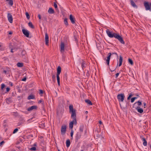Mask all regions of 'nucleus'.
I'll list each match as a JSON object with an SVG mask.
<instances>
[{
	"mask_svg": "<svg viewBox=\"0 0 151 151\" xmlns=\"http://www.w3.org/2000/svg\"><path fill=\"white\" fill-rule=\"evenodd\" d=\"M106 32L108 36L110 38L115 37L117 34L113 32H110L109 29L106 30Z\"/></svg>",
	"mask_w": 151,
	"mask_h": 151,
	"instance_id": "nucleus-1",
	"label": "nucleus"
},
{
	"mask_svg": "<svg viewBox=\"0 0 151 151\" xmlns=\"http://www.w3.org/2000/svg\"><path fill=\"white\" fill-rule=\"evenodd\" d=\"M115 38L117 39L123 45L125 44L123 37L119 33L116 34Z\"/></svg>",
	"mask_w": 151,
	"mask_h": 151,
	"instance_id": "nucleus-2",
	"label": "nucleus"
},
{
	"mask_svg": "<svg viewBox=\"0 0 151 151\" xmlns=\"http://www.w3.org/2000/svg\"><path fill=\"white\" fill-rule=\"evenodd\" d=\"M112 54H115L116 55V56H117V57H118V55L117 54V53L116 52L112 53L111 52L109 53L108 54V56L107 57V59L106 60V63L107 65H109L110 57H111V55Z\"/></svg>",
	"mask_w": 151,
	"mask_h": 151,
	"instance_id": "nucleus-3",
	"label": "nucleus"
},
{
	"mask_svg": "<svg viewBox=\"0 0 151 151\" xmlns=\"http://www.w3.org/2000/svg\"><path fill=\"white\" fill-rule=\"evenodd\" d=\"M144 5L146 10H150L151 9V3L149 4L148 2L145 1L144 2Z\"/></svg>",
	"mask_w": 151,
	"mask_h": 151,
	"instance_id": "nucleus-4",
	"label": "nucleus"
},
{
	"mask_svg": "<svg viewBox=\"0 0 151 151\" xmlns=\"http://www.w3.org/2000/svg\"><path fill=\"white\" fill-rule=\"evenodd\" d=\"M125 96L124 94L121 93L117 96V98L119 101L123 102L124 101Z\"/></svg>",
	"mask_w": 151,
	"mask_h": 151,
	"instance_id": "nucleus-5",
	"label": "nucleus"
},
{
	"mask_svg": "<svg viewBox=\"0 0 151 151\" xmlns=\"http://www.w3.org/2000/svg\"><path fill=\"white\" fill-rule=\"evenodd\" d=\"M104 138L103 136L98 134L96 136V139L99 143L101 142L102 141H103Z\"/></svg>",
	"mask_w": 151,
	"mask_h": 151,
	"instance_id": "nucleus-6",
	"label": "nucleus"
},
{
	"mask_svg": "<svg viewBox=\"0 0 151 151\" xmlns=\"http://www.w3.org/2000/svg\"><path fill=\"white\" fill-rule=\"evenodd\" d=\"M73 119V121L70 122L69 124V128L71 129H72L73 128V124L76 125L77 124L76 119Z\"/></svg>",
	"mask_w": 151,
	"mask_h": 151,
	"instance_id": "nucleus-7",
	"label": "nucleus"
},
{
	"mask_svg": "<svg viewBox=\"0 0 151 151\" xmlns=\"http://www.w3.org/2000/svg\"><path fill=\"white\" fill-rule=\"evenodd\" d=\"M66 129V126L63 125L61 127V132L62 134H65Z\"/></svg>",
	"mask_w": 151,
	"mask_h": 151,
	"instance_id": "nucleus-8",
	"label": "nucleus"
},
{
	"mask_svg": "<svg viewBox=\"0 0 151 151\" xmlns=\"http://www.w3.org/2000/svg\"><path fill=\"white\" fill-rule=\"evenodd\" d=\"M81 133L79 132H78L76 134L75 141L77 142L78 140L80 139L81 136Z\"/></svg>",
	"mask_w": 151,
	"mask_h": 151,
	"instance_id": "nucleus-9",
	"label": "nucleus"
},
{
	"mask_svg": "<svg viewBox=\"0 0 151 151\" xmlns=\"http://www.w3.org/2000/svg\"><path fill=\"white\" fill-rule=\"evenodd\" d=\"M7 17L10 23H12L13 22V18L11 14L9 13H8Z\"/></svg>",
	"mask_w": 151,
	"mask_h": 151,
	"instance_id": "nucleus-10",
	"label": "nucleus"
},
{
	"mask_svg": "<svg viewBox=\"0 0 151 151\" xmlns=\"http://www.w3.org/2000/svg\"><path fill=\"white\" fill-rule=\"evenodd\" d=\"M45 43L46 45L48 46L49 45V36L47 33H45Z\"/></svg>",
	"mask_w": 151,
	"mask_h": 151,
	"instance_id": "nucleus-11",
	"label": "nucleus"
},
{
	"mask_svg": "<svg viewBox=\"0 0 151 151\" xmlns=\"http://www.w3.org/2000/svg\"><path fill=\"white\" fill-rule=\"evenodd\" d=\"M22 32L23 34L27 37H28L29 36V32L27 30L23 29H22Z\"/></svg>",
	"mask_w": 151,
	"mask_h": 151,
	"instance_id": "nucleus-12",
	"label": "nucleus"
},
{
	"mask_svg": "<svg viewBox=\"0 0 151 151\" xmlns=\"http://www.w3.org/2000/svg\"><path fill=\"white\" fill-rule=\"evenodd\" d=\"M69 112L71 114L74 112L75 111H76L75 109L73 108V106L72 105H70L69 106Z\"/></svg>",
	"mask_w": 151,
	"mask_h": 151,
	"instance_id": "nucleus-13",
	"label": "nucleus"
},
{
	"mask_svg": "<svg viewBox=\"0 0 151 151\" xmlns=\"http://www.w3.org/2000/svg\"><path fill=\"white\" fill-rule=\"evenodd\" d=\"M69 19L71 21V22L73 24L75 23L76 19L72 15L70 14L69 16Z\"/></svg>",
	"mask_w": 151,
	"mask_h": 151,
	"instance_id": "nucleus-14",
	"label": "nucleus"
},
{
	"mask_svg": "<svg viewBox=\"0 0 151 151\" xmlns=\"http://www.w3.org/2000/svg\"><path fill=\"white\" fill-rule=\"evenodd\" d=\"M65 50V44L64 42H62L60 44V52L63 53Z\"/></svg>",
	"mask_w": 151,
	"mask_h": 151,
	"instance_id": "nucleus-15",
	"label": "nucleus"
},
{
	"mask_svg": "<svg viewBox=\"0 0 151 151\" xmlns=\"http://www.w3.org/2000/svg\"><path fill=\"white\" fill-rule=\"evenodd\" d=\"M135 109L140 113H142L143 112V109L142 108H141L140 106H137L135 108Z\"/></svg>",
	"mask_w": 151,
	"mask_h": 151,
	"instance_id": "nucleus-16",
	"label": "nucleus"
},
{
	"mask_svg": "<svg viewBox=\"0 0 151 151\" xmlns=\"http://www.w3.org/2000/svg\"><path fill=\"white\" fill-rule=\"evenodd\" d=\"M37 106H33L27 109V111H30L34 109H37Z\"/></svg>",
	"mask_w": 151,
	"mask_h": 151,
	"instance_id": "nucleus-17",
	"label": "nucleus"
},
{
	"mask_svg": "<svg viewBox=\"0 0 151 151\" xmlns=\"http://www.w3.org/2000/svg\"><path fill=\"white\" fill-rule=\"evenodd\" d=\"M81 64L82 68L83 70L84 68H86V62L83 60H82L81 61Z\"/></svg>",
	"mask_w": 151,
	"mask_h": 151,
	"instance_id": "nucleus-18",
	"label": "nucleus"
},
{
	"mask_svg": "<svg viewBox=\"0 0 151 151\" xmlns=\"http://www.w3.org/2000/svg\"><path fill=\"white\" fill-rule=\"evenodd\" d=\"M141 138L142 139V140L143 141V145L144 146H146L147 145V142L145 138L143 137V136L141 137Z\"/></svg>",
	"mask_w": 151,
	"mask_h": 151,
	"instance_id": "nucleus-19",
	"label": "nucleus"
},
{
	"mask_svg": "<svg viewBox=\"0 0 151 151\" xmlns=\"http://www.w3.org/2000/svg\"><path fill=\"white\" fill-rule=\"evenodd\" d=\"M76 111H75L73 113L71 114V117L73 119H76Z\"/></svg>",
	"mask_w": 151,
	"mask_h": 151,
	"instance_id": "nucleus-20",
	"label": "nucleus"
},
{
	"mask_svg": "<svg viewBox=\"0 0 151 151\" xmlns=\"http://www.w3.org/2000/svg\"><path fill=\"white\" fill-rule=\"evenodd\" d=\"M122 60H123L122 57V56L121 55H120L119 57V66L120 67L122 65Z\"/></svg>",
	"mask_w": 151,
	"mask_h": 151,
	"instance_id": "nucleus-21",
	"label": "nucleus"
},
{
	"mask_svg": "<svg viewBox=\"0 0 151 151\" xmlns=\"http://www.w3.org/2000/svg\"><path fill=\"white\" fill-rule=\"evenodd\" d=\"M48 12L50 14H52L54 13L55 12L54 10L52 8H50L48 10Z\"/></svg>",
	"mask_w": 151,
	"mask_h": 151,
	"instance_id": "nucleus-22",
	"label": "nucleus"
},
{
	"mask_svg": "<svg viewBox=\"0 0 151 151\" xmlns=\"http://www.w3.org/2000/svg\"><path fill=\"white\" fill-rule=\"evenodd\" d=\"M131 5L134 8H137V6L135 4V3L134 2V1L132 0H131Z\"/></svg>",
	"mask_w": 151,
	"mask_h": 151,
	"instance_id": "nucleus-23",
	"label": "nucleus"
},
{
	"mask_svg": "<svg viewBox=\"0 0 151 151\" xmlns=\"http://www.w3.org/2000/svg\"><path fill=\"white\" fill-rule=\"evenodd\" d=\"M61 68L60 66H58L57 68V74H60L61 72Z\"/></svg>",
	"mask_w": 151,
	"mask_h": 151,
	"instance_id": "nucleus-24",
	"label": "nucleus"
},
{
	"mask_svg": "<svg viewBox=\"0 0 151 151\" xmlns=\"http://www.w3.org/2000/svg\"><path fill=\"white\" fill-rule=\"evenodd\" d=\"M6 103L8 104L11 103L12 101V99L10 98L6 99Z\"/></svg>",
	"mask_w": 151,
	"mask_h": 151,
	"instance_id": "nucleus-25",
	"label": "nucleus"
},
{
	"mask_svg": "<svg viewBox=\"0 0 151 151\" xmlns=\"http://www.w3.org/2000/svg\"><path fill=\"white\" fill-rule=\"evenodd\" d=\"M70 144V140L69 139H68L66 141V146L67 147H68Z\"/></svg>",
	"mask_w": 151,
	"mask_h": 151,
	"instance_id": "nucleus-26",
	"label": "nucleus"
},
{
	"mask_svg": "<svg viewBox=\"0 0 151 151\" xmlns=\"http://www.w3.org/2000/svg\"><path fill=\"white\" fill-rule=\"evenodd\" d=\"M86 103L90 105H92V104L91 101L89 99H86L85 100Z\"/></svg>",
	"mask_w": 151,
	"mask_h": 151,
	"instance_id": "nucleus-27",
	"label": "nucleus"
},
{
	"mask_svg": "<svg viewBox=\"0 0 151 151\" xmlns=\"http://www.w3.org/2000/svg\"><path fill=\"white\" fill-rule=\"evenodd\" d=\"M83 125L80 126L79 128V132H81V133L83 132Z\"/></svg>",
	"mask_w": 151,
	"mask_h": 151,
	"instance_id": "nucleus-28",
	"label": "nucleus"
},
{
	"mask_svg": "<svg viewBox=\"0 0 151 151\" xmlns=\"http://www.w3.org/2000/svg\"><path fill=\"white\" fill-rule=\"evenodd\" d=\"M28 26L31 28H34V26L31 22H29L28 24Z\"/></svg>",
	"mask_w": 151,
	"mask_h": 151,
	"instance_id": "nucleus-29",
	"label": "nucleus"
},
{
	"mask_svg": "<svg viewBox=\"0 0 151 151\" xmlns=\"http://www.w3.org/2000/svg\"><path fill=\"white\" fill-rule=\"evenodd\" d=\"M17 66L18 67H22L23 66V64L22 63L19 62L17 63Z\"/></svg>",
	"mask_w": 151,
	"mask_h": 151,
	"instance_id": "nucleus-30",
	"label": "nucleus"
},
{
	"mask_svg": "<svg viewBox=\"0 0 151 151\" xmlns=\"http://www.w3.org/2000/svg\"><path fill=\"white\" fill-rule=\"evenodd\" d=\"M27 99H35V96L32 95H30L28 97Z\"/></svg>",
	"mask_w": 151,
	"mask_h": 151,
	"instance_id": "nucleus-31",
	"label": "nucleus"
},
{
	"mask_svg": "<svg viewBox=\"0 0 151 151\" xmlns=\"http://www.w3.org/2000/svg\"><path fill=\"white\" fill-rule=\"evenodd\" d=\"M128 62L129 64H131V65H133V61L132 59L131 58H129L128 59Z\"/></svg>",
	"mask_w": 151,
	"mask_h": 151,
	"instance_id": "nucleus-32",
	"label": "nucleus"
},
{
	"mask_svg": "<svg viewBox=\"0 0 151 151\" xmlns=\"http://www.w3.org/2000/svg\"><path fill=\"white\" fill-rule=\"evenodd\" d=\"M64 23L66 26L68 25V24L67 21V18H65L64 19Z\"/></svg>",
	"mask_w": 151,
	"mask_h": 151,
	"instance_id": "nucleus-33",
	"label": "nucleus"
},
{
	"mask_svg": "<svg viewBox=\"0 0 151 151\" xmlns=\"http://www.w3.org/2000/svg\"><path fill=\"white\" fill-rule=\"evenodd\" d=\"M137 103V104L138 105V106H141L142 104V102L141 101H139L137 102L134 103V105L135 104H136Z\"/></svg>",
	"mask_w": 151,
	"mask_h": 151,
	"instance_id": "nucleus-34",
	"label": "nucleus"
},
{
	"mask_svg": "<svg viewBox=\"0 0 151 151\" xmlns=\"http://www.w3.org/2000/svg\"><path fill=\"white\" fill-rule=\"evenodd\" d=\"M134 95L132 94V93H130L129 94V96L127 97V100H129L130 99V98H131V97Z\"/></svg>",
	"mask_w": 151,
	"mask_h": 151,
	"instance_id": "nucleus-35",
	"label": "nucleus"
},
{
	"mask_svg": "<svg viewBox=\"0 0 151 151\" xmlns=\"http://www.w3.org/2000/svg\"><path fill=\"white\" fill-rule=\"evenodd\" d=\"M9 4L11 6H12L13 5V1L12 0H9Z\"/></svg>",
	"mask_w": 151,
	"mask_h": 151,
	"instance_id": "nucleus-36",
	"label": "nucleus"
},
{
	"mask_svg": "<svg viewBox=\"0 0 151 151\" xmlns=\"http://www.w3.org/2000/svg\"><path fill=\"white\" fill-rule=\"evenodd\" d=\"M25 15L26 16L27 18L28 19H29L30 18V16L28 13L27 12H26L25 13Z\"/></svg>",
	"mask_w": 151,
	"mask_h": 151,
	"instance_id": "nucleus-37",
	"label": "nucleus"
},
{
	"mask_svg": "<svg viewBox=\"0 0 151 151\" xmlns=\"http://www.w3.org/2000/svg\"><path fill=\"white\" fill-rule=\"evenodd\" d=\"M73 129L71 130L70 132V136L71 137V139H73Z\"/></svg>",
	"mask_w": 151,
	"mask_h": 151,
	"instance_id": "nucleus-38",
	"label": "nucleus"
},
{
	"mask_svg": "<svg viewBox=\"0 0 151 151\" xmlns=\"http://www.w3.org/2000/svg\"><path fill=\"white\" fill-rule=\"evenodd\" d=\"M29 150L31 151H35L36 150V148L35 147H32L30 148Z\"/></svg>",
	"mask_w": 151,
	"mask_h": 151,
	"instance_id": "nucleus-39",
	"label": "nucleus"
},
{
	"mask_svg": "<svg viewBox=\"0 0 151 151\" xmlns=\"http://www.w3.org/2000/svg\"><path fill=\"white\" fill-rule=\"evenodd\" d=\"M54 6L55 8V9H58L57 5V4L56 2H55L54 3Z\"/></svg>",
	"mask_w": 151,
	"mask_h": 151,
	"instance_id": "nucleus-40",
	"label": "nucleus"
},
{
	"mask_svg": "<svg viewBox=\"0 0 151 151\" xmlns=\"http://www.w3.org/2000/svg\"><path fill=\"white\" fill-rule=\"evenodd\" d=\"M60 74H57V81H60V78L59 77Z\"/></svg>",
	"mask_w": 151,
	"mask_h": 151,
	"instance_id": "nucleus-41",
	"label": "nucleus"
},
{
	"mask_svg": "<svg viewBox=\"0 0 151 151\" xmlns=\"http://www.w3.org/2000/svg\"><path fill=\"white\" fill-rule=\"evenodd\" d=\"M52 80L54 81L55 80V76L54 74L52 76Z\"/></svg>",
	"mask_w": 151,
	"mask_h": 151,
	"instance_id": "nucleus-42",
	"label": "nucleus"
},
{
	"mask_svg": "<svg viewBox=\"0 0 151 151\" xmlns=\"http://www.w3.org/2000/svg\"><path fill=\"white\" fill-rule=\"evenodd\" d=\"M18 130V128H16L15 129L13 132V134H14V133H15L16 132H17Z\"/></svg>",
	"mask_w": 151,
	"mask_h": 151,
	"instance_id": "nucleus-43",
	"label": "nucleus"
},
{
	"mask_svg": "<svg viewBox=\"0 0 151 151\" xmlns=\"http://www.w3.org/2000/svg\"><path fill=\"white\" fill-rule=\"evenodd\" d=\"M5 86L4 84H2L1 85V89L3 90V88L5 87Z\"/></svg>",
	"mask_w": 151,
	"mask_h": 151,
	"instance_id": "nucleus-44",
	"label": "nucleus"
},
{
	"mask_svg": "<svg viewBox=\"0 0 151 151\" xmlns=\"http://www.w3.org/2000/svg\"><path fill=\"white\" fill-rule=\"evenodd\" d=\"M86 76L87 77H88L90 76V73L88 71H87L86 73Z\"/></svg>",
	"mask_w": 151,
	"mask_h": 151,
	"instance_id": "nucleus-45",
	"label": "nucleus"
},
{
	"mask_svg": "<svg viewBox=\"0 0 151 151\" xmlns=\"http://www.w3.org/2000/svg\"><path fill=\"white\" fill-rule=\"evenodd\" d=\"M4 143L5 142L3 141L0 142V147L2 145L4 144Z\"/></svg>",
	"mask_w": 151,
	"mask_h": 151,
	"instance_id": "nucleus-46",
	"label": "nucleus"
},
{
	"mask_svg": "<svg viewBox=\"0 0 151 151\" xmlns=\"http://www.w3.org/2000/svg\"><path fill=\"white\" fill-rule=\"evenodd\" d=\"M135 100H134V99L133 98H131V102L132 103H133V102L134 101H135Z\"/></svg>",
	"mask_w": 151,
	"mask_h": 151,
	"instance_id": "nucleus-47",
	"label": "nucleus"
},
{
	"mask_svg": "<svg viewBox=\"0 0 151 151\" xmlns=\"http://www.w3.org/2000/svg\"><path fill=\"white\" fill-rule=\"evenodd\" d=\"M39 93L40 94H43V91L42 90H39Z\"/></svg>",
	"mask_w": 151,
	"mask_h": 151,
	"instance_id": "nucleus-48",
	"label": "nucleus"
},
{
	"mask_svg": "<svg viewBox=\"0 0 151 151\" xmlns=\"http://www.w3.org/2000/svg\"><path fill=\"white\" fill-rule=\"evenodd\" d=\"M120 73H117L115 74V78H116L118 77V76L119 75V74Z\"/></svg>",
	"mask_w": 151,
	"mask_h": 151,
	"instance_id": "nucleus-49",
	"label": "nucleus"
},
{
	"mask_svg": "<svg viewBox=\"0 0 151 151\" xmlns=\"http://www.w3.org/2000/svg\"><path fill=\"white\" fill-rule=\"evenodd\" d=\"M10 89V88L9 87H7L6 88V91L7 92H8L9 91Z\"/></svg>",
	"mask_w": 151,
	"mask_h": 151,
	"instance_id": "nucleus-50",
	"label": "nucleus"
},
{
	"mask_svg": "<svg viewBox=\"0 0 151 151\" xmlns=\"http://www.w3.org/2000/svg\"><path fill=\"white\" fill-rule=\"evenodd\" d=\"M23 124V123L22 122H19L18 123V126H19L21 125H22Z\"/></svg>",
	"mask_w": 151,
	"mask_h": 151,
	"instance_id": "nucleus-51",
	"label": "nucleus"
},
{
	"mask_svg": "<svg viewBox=\"0 0 151 151\" xmlns=\"http://www.w3.org/2000/svg\"><path fill=\"white\" fill-rule=\"evenodd\" d=\"M26 80V78L25 77L22 79V81H25Z\"/></svg>",
	"mask_w": 151,
	"mask_h": 151,
	"instance_id": "nucleus-52",
	"label": "nucleus"
},
{
	"mask_svg": "<svg viewBox=\"0 0 151 151\" xmlns=\"http://www.w3.org/2000/svg\"><path fill=\"white\" fill-rule=\"evenodd\" d=\"M74 39L76 42H78L77 39L75 36H74Z\"/></svg>",
	"mask_w": 151,
	"mask_h": 151,
	"instance_id": "nucleus-53",
	"label": "nucleus"
},
{
	"mask_svg": "<svg viewBox=\"0 0 151 151\" xmlns=\"http://www.w3.org/2000/svg\"><path fill=\"white\" fill-rule=\"evenodd\" d=\"M38 17L40 19H41V15L40 14H39L38 15Z\"/></svg>",
	"mask_w": 151,
	"mask_h": 151,
	"instance_id": "nucleus-54",
	"label": "nucleus"
},
{
	"mask_svg": "<svg viewBox=\"0 0 151 151\" xmlns=\"http://www.w3.org/2000/svg\"><path fill=\"white\" fill-rule=\"evenodd\" d=\"M9 84L12 86H13V83L12 82H10Z\"/></svg>",
	"mask_w": 151,
	"mask_h": 151,
	"instance_id": "nucleus-55",
	"label": "nucleus"
},
{
	"mask_svg": "<svg viewBox=\"0 0 151 151\" xmlns=\"http://www.w3.org/2000/svg\"><path fill=\"white\" fill-rule=\"evenodd\" d=\"M99 123L100 124H102V122L101 121H99Z\"/></svg>",
	"mask_w": 151,
	"mask_h": 151,
	"instance_id": "nucleus-56",
	"label": "nucleus"
},
{
	"mask_svg": "<svg viewBox=\"0 0 151 151\" xmlns=\"http://www.w3.org/2000/svg\"><path fill=\"white\" fill-rule=\"evenodd\" d=\"M12 31H10L9 32V35H11L12 34Z\"/></svg>",
	"mask_w": 151,
	"mask_h": 151,
	"instance_id": "nucleus-57",
	"label": "nucleus"
},
{
	"mask_svg": "<svg viewBox=\"0 0 151 151\" xmlns=\"http://www.w3.org/2000/svg\"><path fill=\"white\" fill-rule=\"evenodd\" d=\"M42 102V100H40L39 101L38 103H39V104L40 103Z\"/></svg>",
	"mask_w": 151,
	"mask_h": 151,
	"instance_id": "nucleus-58",
	"label": "nucleus"
},
{
	"mask_svg": "<svg viewBox=\"0 0 151 151\" xmlns=\"http://www.w3.org/2000/svg\"><path fill=\"white\" fill-rule=\"evenodd\" d=\"M57 82H58V85L59 86H60V81H57Z\"/></svg>",
	"mask_w": 151,
	"mask_h": 151,
	"instance_id": "nucleus-59",
	"label": "nucleus"
},
{
	"mask_svg": "<svg viewBox=\"0 0 151 151\" xmlns=\"http://www.w3.org/2000/svg\"><path fill=\"white\" fill-rule=\"evenodd\" d=\"M6 72H6V70H4L3 71V72H4V73H5V74H6Z\"/></svg>",
	"mask_w": 151,
	"mask_h": 151,
	"instance_id": "nucleus-60",
	"label": "nucleus"
},
{
	"mask_svg": "<svg viewBox=\"0 0 151 151\" xmlns=\"http://www.w3.org/2000/svg\"><path fill=\"white\" fill-rule=\"evenodd\" d=\"M33 146H37V144L36 143H35L34 144Z\"/></svg>",
	"mask_w": 151,
	"mask_h": 151,
	"instance_id": "nucleus-61",
	"label": "nucleus"
},
{
	"mask_svg": "<svg viewBox=\"0 0 151 151\" xmlns=\"http://www.w3.org/2000/svg\"><path fill=\"white\" fill-rule=\"evenodd\" d=\"M133 98L134 99V100H135L136 99H137L138 97H133Z\"/></svg>",
	"mask_w": 151,
	"mask_h": 151,
	"instance_id": "nucleus-62",
	"label": "nucleus"
},
{
	"mask_svg": "<svg viewBox=\"0 0 151 151\" xmlns=\"http://www.w3.org/2000/svg\"><path fill=\"white\" fill-rule=\"evenodd\" d=\"M143 104H144V106H146V103L145 102L143 103ZM144 108H145V107H144Z\"/></svg>",
	"mask_w": 151,
	"mask_h": 151,
	"instance_id": "nucleus-63",
	"label": "nucleus"
},
{
	"mask_svg": "<svg viewBox=\"0 0 151 151\" xmlns=\"http://www.w3.org/2000/svg\"><path fill=\"white\" fill-rule=\"evenodd\" d=\"M13 49H11V52H13Z\"/></svg>",
	"mask_w": 151,
	"mask_h": 151,
	"instance_id": "nucleus-64",
	"label": "nucleus"
}]
</instances>
